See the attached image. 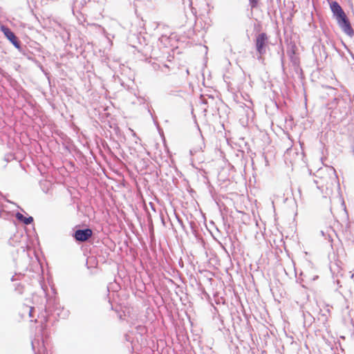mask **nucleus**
<instances>
[{"mask_svg": "<svg viewBox=\"0 0 354 354\" xmlns=\"http://www.w3.org/2000/svg\"><path fill=\"white\" fill-rule=\"evenodd\" d=\"M93 235V232L91 229L87 228L85 230H77L74 234V238L78 241H86L89 239Z\"/></svg>", "mask_w": 354, "mask_h": 354, "instance_id": "nucleus-3", "label": "nucleus"}, {"mask_svg": "<svg viewBox=\"0 0 354 354\" xmlns=\"http://www.w3.org/2000/svg\"><path fill=\"white\" fill-rule=\"evenodd\" d=\"M268 44V36L266 32H261L256 36L255 46L259 54V57H261L266 53V47Z\"/></svg>", "mask_w": 354, "mask_h": 354, "instance_id": "nucleus-2", "label": "nucleus"}, {"mask_svg": "<svg viewBox=\"0 0 354 354\" xmlns=\"http://www.w3.org/2000/svg\"><path fill=\"white\" fill-rule=\"evenodd\" d=\"M1 31L3 32L7 39L17 48L20 47L19 41L13 32L10 28L6 26L1 27Z\"/></svg>", "mask_w": 354, "mask_h": 354, "instance_id": "nucleus-4", "label": "nucleus"}, {"mask_svg": "<svg viewBox=\"0 0 354 354\" xmlns=\"http://www.w3.org/2000/svg\"><path fill=\"white\" fill-rule=\"evenodd\" d=\"M32 310V308H31L30 310V317H32V315H31Z\"/></svg>", "mask_w": 354, "mask_h": 354, "instance_id": "nucleus-7", "label": "nucleus"}, {"mask_svg": "<svg viewBox=\"0 0 354 354\" xmlns=\"http://www.w3.org/2000/svg\"><path fill=\"white\" fill-rule=\"evenodd\" d=\"M16 218L26 225L30 224L33 221V218L32 216L26 217L21 213H17Z\"/></svg>", "mask_w": 354, "mask_h": 354, "instance_id": "nucleus-5", "label": "nucleus"}, {"mask_svg": "<svg viewBox=\"0 0 354 354\" xmlns=\"http://www.w3.org/2000/svg\"><path fill=\"white\" fill-rule=\"evenodd\" d=\"M252 7H256L258 3V0H250Z\"/></svg>", "mask_w": 354, "mask_h": 354, "instance_id": "nucleus-6", "label": "nucleus"}, {"mask_svg": "<svg viewBox=\"0 0 354 354\" xmlns=\"http://www.w3.org/2000/svg\"><path fill=\"white\" fill-rule=\"evenodd\" d=\"M331 11L336 17L337 24L342 30L348 35L353 36V29L342 7L337 1H333L330 4Z\"/></svg>", "mask_w": 354, "mask_h": 354, "instance_id": "nucleus-1", "label": "nucleus"}]
</instances>
